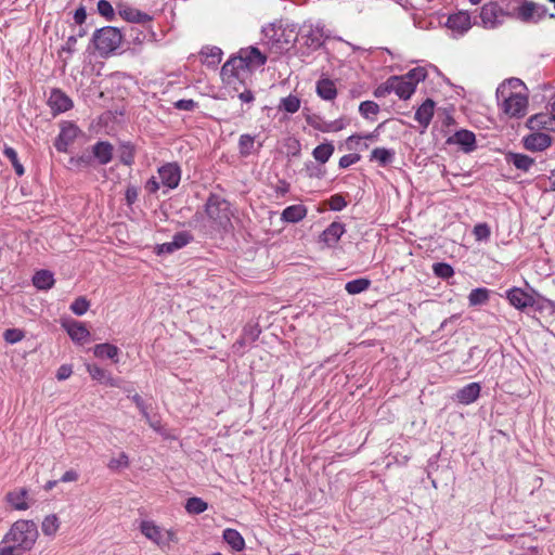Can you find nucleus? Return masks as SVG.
Masks as SVG:
<instances>
[{
  "label": "nucleus",
  "instance_id": "39448f33",
  "mask_svg": "<svg viewBox=\"0 0 555 555\" xmlns=\"http://www.w3.org/2000/svg\"><path fill=\"white\" fill-rule=\"evenodd\" d=\"M122 40L120 31L111 26L98 29L92 36L94 48L101 56H107L119 48Z\"/></svg>",
  "mask_w": 555,
  "mask_h": 555
},
{
  "label": "nucleus",
  "instance_id": "4c0bfd02",
  "mask_svg": "<svg viewBox=\"0 0 555 555\" xmlns=\"http://www.w3.org/2000/svg\"><path fill=\"white\" fill-rule=\"evenodd\" d=\"M395 152L385 147H376L372 151L371 159L376 160L382 166H386L393 160Z\"/></svg>",
  "mask_w": 555,
  "mask_h": 555
},
{
  "label": "nucleus",
  "instance_id": "3c124183",
  "mask_svg": "<svg viewBox=\"0 0 555 555\" xmlns=\"http://www.w3.org/2000/svg\"><path fill=\"white\" fill-rule=\"evenodd\" d=\"M305 171L309 178H322L325 175V170L321 165H317L312 162L305 164Z\"/></svg>",
  "mask_w": 555,
  "mask_h": 555
},
{
  "label": "nucleus",
  "instance_id": "8fccbe9b",
  "mask_svg": "<svg viewBox=\"0 0 555 555\" xmlns=\"http://www.w3.org/2000/svg\"><path fill=\"white\" fill-rule=\"evenodd\" d=\"M25 337V333L18 328H8L3 333V338L8 344H16Z\"/></svg>",
  "mask_w": 555,
  "mask_h": 555
},
{
  "label": "nucleus",
  "instance_id": "a878e982",
  "mask_svg": "<svg viewBox=\"0 0 555 555\" xmlns=\"http://www.w3.org/2000/svg\"><path fill=\"white\" fill-rule=\"evenodd\" d=\"M435 102L431 99H427L415 112V120L426 129L434 116Z\"/></svg>",
  "mask_w": 555,
  "mask_h": 555
},
{
  "label": "nucleus",
  "instance_id": "4468645a",
  "mask_svg": "<svg viewBox=\"0 0 555 555\" xmlns=\"http://www.w3.org/2000/svg\"><path fill=\"white\" fill-rule=\"evenodd\" d=\"M158 176L163 185L176 189L181 179V171L177 164L168 163L158 169Z\"/></svg>",
  "mask_w": 555,
  "mask_h": 555
},
{
  "label": "nucleus",
  "instance_id": "774afa93",
  "mask_svg": "<svg viewBox=\"0 0 555 555\" xmlns=\"http://www.w3.org/2000/svg\"><path fill=\"white\" fill-rule=\"evenodd\" d=\"M16 551L17 550L12 548V546L0 544V555H18Z\"/></svg>",
  "mask_w": 555,
  "mask_h": 555
},
{
  "label": "nucleus",
  "instance_id": "e433bc0d",
  "mask_svg": "<svg viewBox=\"0 0 555 555\" xmlns=\"http://www.w3.org/2000/svg\"><path fill=\"white\" fill-rule=\"evenodd\" d=\"M490 291L485 287L473 289L468 295V302L470 306H481L488 302Z\"/></svg>",
  "mask_w": 555,
  "mask_h": 555
},
{
  "label": "nucleus",
  "instance_id": "58836bf2",
  "mask_svg": "<svg viewBox=\"0 0 555 555\" xmlns=\"http://www.w3.org/2000/svg\"><path fill=\"white\" fill-rule=\"evenodd\" d=\"M370 285L371 281L367 279H356L349 281L346 284L345 289L347 291L348 294L356 295L366 291L370 287Z\"/></svg>",
  "mask_w": 555,
  "mask_h": 555
},
{
  "label": "nucleus",
  "instance_id": "f3484780",
  "mask_svg": "<svg viewBox=\"0 0 555 555\" xmlns=\"http://www.w3.org/2000/svg\"><path fill=\"white\" fill-rule=\"evenodd\" d=\"M62 326L76 343L83 344L89 339L90 332L85 324L79 321L64 320L62 321Z\"/></svg>",
  "mask_w": 555,
  "mask_h": 555
},
{
  "label": "nucleus",
  "instance_id": "79ce46f5",
  "mask_svg": "<svg viewBox=\"0 0 555 555\" xmlns=\"http://www.w3.org/2000/svg\"><path fill=\"white\" fill-rule=\"evenodd\" d=\"M255 146V137L250 134H242L238 140V150L240 154L243 156H248L254 151Z\"/></svg>",
  "mask_w": 555,
  "mask_h": 555
},
{
  "label": "nucleus",
  "instance_id": "69168bd1",
  "mask_svg": "<svg viewBox=\"0 0 555 555\" xmlns=\"http://www.w3.org/2000/svg\"><path fill=\"white\" fill-rule=\"evenodd\" d=\"M76 43H77V36H70L67 38V40L63 47V50L68 53H72L75 51Z\"/></svg>",
  "mask_w": 555,
  "mask_h": 555
},
{
  "label": "nucleus",
  "instance_id": "37998d69",
  "mask_svg": "<svg viewBox=\"0 0 555 555\" xmlns=\"http://www.w3.org/2000/svg\"><path fill=\"white\" fill-rule=\"evenodd\" d=\"M208 505L205 501H203L201 498H191L186 501L185 509L190 514H201L207 509Z\"/></svg>",
  "mask_w": 555,
  "mask_h": 555
},
{
  "label": "nucleus",
  "instance_id": "aec40b11",
  "mask_svg": "<svg viewBox=\"0 0 555 555\" xmlns=\"http://www.w3.org/2000/svg\"><path fill=\"white\" fill-rule=\"evenodd\" d=\"M78 133L79 129L75 125H64L55 142L56 150L59 152H66L67 146L77 138Z\"/></svg>",
  "mask_w": 555,
  "mask_h": 555
},
{
  "label": "nucleus",
  "instance_id": "72a5a7b5",
  "mask_svg": "<svg viewBox=\"0 0 555 555\" xmlns=\"http://www.w3.org/2000/svg\"><path fill=\"white\" fill-rule=\"evenodd\" d=\"M119 13L124 20L131 23L145 24L152 21V17L149 14L133 8H126L121 10Z\"/></svg>",
  "mask_w": 555,
  "mask_h": 555
},
{
  "label": "nucleus",
  "instance_id": "473e14b6",
  "mask_svg": "<svg viewBox=\"0 0 555 555\" xmlns=\"http://www.w3.org/2000/svg\"><path fill=\"white\" fill-rule=\"evenodd\" d=\"M93 353L96 358H107L114 360L115 362H118L117 356L119 353V349L115 345H111L107 343L98 344L93 348Z\"/></svg>",
  "mask_w": 555,
  "mask_h": 555
},
{
  "label": "nucleus",
  "instance_id": "2eb2a0df",
  "mask_svg": "<svg viewBox=\"0 0 555 555\" xmlns=\"http://www.w3.org/2000/svg\"><path fill=\"white\" fill-rule=\"evenodd\" d=\"M508 302L518 310H525L534 305V298L519 287H513L506 292Z\"/></svg>",
  "mask_w": 555,
  "mask_h": 555
},
{
  "label": "nucleus",
  "instance_id": "603ef678",
  "mask_svg": "<svg viewBox=\"0 0 555 555\" xmlns=\"http://www.w3.org/2000/svg\"><path fill=\"white\" fill-rule=\"evenodd\" d=\"M473 233L477 241H488L491 231L487 223H478L474 227Z\"/></svg>",
  "mask_w": 555,
  "mask_h": 555
},
{
  "label": "nucleus",
  "instance_id": "a211bd4d",
  "mask_svg": "<svg viewBox=\"0 0 555 555\" xmlns=\"http://www.w3.org/2000/svg\"><path fill=\"white\" fill-rule=\"evenodd\" d=\"M447 27L457 35H464L472 27L470 16L467 12L460 11L451 14L447 21Z\"/></svg>",
  "mask_w": 555,
  "mask_h": 555
},
{
  "label": "nucleus",
  "instance_id": "6e6d98bb",
  "mask_svg": "<svg viewBox=\"0 0 555 555\" xmlns=\"http://www.w3.org/2000/svg\"><path fill=\"white\" fill-rule=\"evenodd\" d=\"M346 206H347L346 199L339 194H335L330 198V207L334 211H340Z\"/></svg>",
  "mask_w": 555,
  "mask_h": 555
},
{
  "label": "nucleus",
  "instance_id": "f8f14e48",
  "mask_svg": "<svg viewBox=\"0 0 555 555\" xmlns=\"http://www.w3.org/2000/svg\"><path fill=\"white\" fill-rule=\"evenodd\" d=\"M524 147L530 152H542L552 144V138L541 131H531L522 138Z\"/></svg>",
  "mask_w": 555,
  "mask_h": 555
},
{
  "label": "nucleus",
  "instance_id": "c756f323",
  "mask_svg": "<svg viewBox=\"0 0 555 555\" xmlns=\"http://www.w3.org/2000/svg\"><path fill=\"white\" fill-rule=\"evenodd\" d=\"M307 215V208L304 205L296 204L286 207L282 212V220L286 222H298Z\"/></svg>",
  "mask_w": 555,
  "mask_h": 555
},
{
  "label": "nucleus",
  "instance_id": "680f3d73",
  "mask_svg": "<svg viewBox=\"0 0 555 555\" xmlns=\"http://www.w3.org/2000/svg\"><path fill=\"white\" fill-rule=\"evenodd\" d=\"M79 475L76 470L74 469H69L67 472H65L63 474V476L61 477L60 481L62 482H73V481H76L78 479Z\"/></svg>",
  "mask_w": 555,
  "mask_h": 555
},
{
  "label": "nucleus",
  "instance_id": "dca6fc26",
  "mask_svg": "<svg viewBox=\"0 0 555 555\" xmlns=\"http://www.w3.org/2000/svg\"><path fill=\"white\" fill-rule=\"evenodd\" d=\"M527 127L531 131H555V117L550 111L548 113L535 114L527 120Z\"/></svg>",
  "mask_w": 555,
  "mask_h": 555
},
{
  "label": "nucleus",
  "instance_id": "a18cd8bd",
  "mask_svg": "<svg viewBox=\"0 0 555 555\" xmlns=\"http://www.w3.org/2000/svg\"><path fill=\"white\" fill-rule=\"evenodd\" d=\"M129 466V457L125 452L119 453L116 457L109 460L107 467L112 470L127 468Z\"/></svg>",
  "mask_w": 555,
  "mask_h": 555
},
{
  "label": "nucleus",
  "instance_id": "052dcab7",
  "mask_svg": "<svg viewBox=\"0 0 555 555\" xmlns=\"http://www.w3.org/2000/svg\"><path fill=\"white\" fill-rule=\"evenodd\" d=\"M392 90L388 87V79L380 86H378L375 91H374V95L376 98H384L386 95H388L389 93H391Z\"/></svg>",
  "mask_w": 555,
  "mask_h": 555
},
{
  "label": "nucleus",
  "instance_id": "09e8293b",
  "mask_svg": "<svg viewBox=\"0 0 555 555\" xmlns=\"http://www.w3.org/2000/svg\"><path fill=\"white\" fill-rule=\"evenodd\" d=\"M359 111L363 117L370 118L379 112V106L373 101H364L360 104Z\"/></svg>",
  "mask_w": 555,
  "mask_h": 555
},
{
  "label": "nucleus",
  "instance_id": "0e129e2a",
  "mask_svg": "<svg viewBox=\"0 0 555 555\" xmlns=\"http://www.w3.org/2000/svg\"><path fill=\"white\" fill-rule=\"evenodd\" d=\"M93 159H94L93 155L90 156V155L83 154L80 157H78L75 162L78 167H88L92 164Z\"/></svg>",
  "mask_w": 555,
  "mask_h": 555
},
{
  "label": "nucleus",
  "instance_id": "5701e85b",
  "mask_svg": "<svg viewBox=\"0 0 555 555\" xmlns=\"http://www.w3.org/2000/svg\"><path fill=\"white\" fill-rule=\"evenodd\" d=\"M192 241V235L188 232H179L173 235L172 241L164 243L159 245L158 253L159 254H170L175 250H178L185 245H188Z\"/></svg>",
  "mask_w": 555,
  "mask_h": 555
},
{
  "label": "nucleus",
  "instance_id": "e2e57ef3",
  "mask_svg": "<svg viewBox=\"0 0 555 555\" xmlns=\"http://www.w3.org/2000/svg\"><path fill=\"white\" fill-rule=\"evenodd\" d=\"M132 400L133 402L135 403V405L138 406V409L141 411V413L143 414V416L149 420V414H147V411H146V408L144 405V401L143 399L141 398V396L139 395H134L132 397Z\"/></svg>",
  "mask_w": 555,
  "mask_h": 555
},
{
  "label": "nucleus",
  "instance_id": "2f4dec72",
  "mask_svg": "<svg viewBox=\"0 0 555 555\" xmlns=\"http://www.w3.org/2000/svg\"><path fill=\"white\" fill-rule=\"evenodd\" d=\"M33 284L38 289H50L54 285V276L48 270H40L33 276Z\"/></svg>",
  "mask_w": 555,
  "mask_h": 555
},
{
  "label": "nucleus",
  "instance_id": "c9c22d12",
  "mask_svg": "<svg viewBox=\"0 0 555 555\" xmlns=\"http://www.w3.org/2000/svg\"><path fill=\"white\" fill-rule=\"evenodd\" d=\"M60 519L56 515H48L43 518L41 524V530L47 537H54L60 529Z\"/></svg>",
  "mask_w": 555,
  "mask_h": 555
},
{
  "label": "nucleus",
  "instance_id": "7c9ffc66",
  "mask_svg": "<svg viewBox=\"0 0 555 555\" xmlns=\"http://www.w3.org/2000/svg\"><path fill=\"white\" fill-rule=\"evenodd\" d=\"M222 538L234 551L241 552L245 548V540L242 534L231 528L223 530Z\"/></svg>",
  "mask_w": 555,
  "mask_h": 555
},
{
  "label": "nucleus",
  "instance_id": "7ed1b4c3",
  "mask_svg": "<svg viewBox=\"0 0 555 555\" xmlns=\"http://www.w3.org/2000/svg\"><path fill=\"white\" fill-rule=\"evenodd\" d=\"M262 31L266 43L276 54L289 50L293 43L298 39L296 26L293 24H271L264 27Z\"/></svg>",
  "mask_w": 555,
  "mask_h": 555
},
{
  "label": "nucleus",
  "instance_id": "6e6552de",
  "mask_svg": "<svg viewBox=\"0 0 555 555\" xmlns=\"http://www.w3.org/2000/svg\"><path fill=\"white\" fill-rule=\"evenodd\" d=\"M297 34L302 43L311 50L319 49L327 37L323 25L320 23H304Z\"/></svg>",
  "mask_w": 555,
  "mask_h": 555
},
{
  "label": "nucleus",
  "instance_id": "9d476101",
  "mask_svg": "<svg viewBox=\"0 0 555 555\" xmlns=\"http://www.w3.org/2000/svg\"><path fill=\"white\" fill-rule=\"evenodd\" d=\"M515 14L524 23H538L545 16L546 9L535 2L526 1L516 10Z\"/></svg>",
  "mask_w": 555,
  "mask_h": 555
},
{
  "label": "nucleus",
  "instance_id": "c03bdc74",
  "mask_svg": "<svg viewBox=\"0 0 555 555\" xmlns=\"http://www.w3.org/2000/svg\"><path fill=\"white\" fill-rule=\"evenodd\" d=\"M427 77V70L424 67H415L404 74V79H409L410 82H413V86L416 88L417 83L425 80Z\"/></svg>",
  "mask_w": 555,
  "mask_h": 555
},
{
  "label": "nucleus",
  "instance_id": "423d86ee",
  "mask_svg": "<svg viewBox=\"0 0 555 555\" xmlns=\"http://www.w3.org/2000/svg\"><path fill=\"white\" fill-rule=\"evenodd\" d=\"M267 62V56L260 52V50L256 47H248L245 49H241L237 57L231 59L223 65V70H228L230 66L233 69L246 68L248 70H253L261 67Z\"/></svg>",
  "mask_w": 555,
  "mask_h": 555
},
{
  "label": "nucleus",
  "instance_id": "4be33fe9",
  "mask_svg": "<svg viewBox=\"0 0 555 555\" xmlns=\"http://www.w3.org/2000/svg\"><path fill=\"white\" fill-rule=\"evenodd\" d=\"M114 146L107 141H99L92 146L94 160L100 165H106L113 159Z\"/></svg>",
  "mask_w": 555,
  "mask_h": 555
},
{
  "label": "nucleus",
  "instance_id": "a19ab883",
  "mask_svg": "<svg viewBox=\"0 0 555 555\" xmlns=\"http://www.w3.org/2000/svg\"><path fill=\"white\" fill-rule=\"evenodd\" d=\"M3 154L11 162V164L15 170V173L18 177H22L25 173V169L17 158L16 151L11 146H5L3 150Z\"/></svg>",
  "mask_w": 555,
  "mask_h": 555
},
{
  "label": "nucleus",
  "instance_id": "ea45409f",
  "mask_svg": "<svg viewBox=\"0 0 555 555\" xmlns=\"http://www.w3.org/2000/svg\"><path fill=\"white\" fill-rule=\"evenodd\" d=\"M279 108L283 109L289 114H294V113L298 112L300 108V100L298 96L291 94L281 100Z\"/></svg>",
  "mask_w": 555,
  "mask_h": 555
},
{
  "label": "nucleus",
  "instance_id": "20e7f679",
  "mask_svg": "<svg viewBox=\"0 0 555 555\" xmlns=\"http://www.w3.org/2000/svg\"><path fill=\"white\" fill-rule=\"evenodd\" d=\"M140 532L158 548L170 550L171 545L178 542L175 530L166 529L154 520L144 519L139 525Z\"/></svg>",
  "mask_w": 555,
  "mask_h": 555
},
{
  "label": "nucleus",
  "instance_id": "4d7b16f0",
  "mask_svg": "<svg viewBox=\"0 0 555 555\" xmlns=\"http://www.w3.org/2000/svg\"><path fill=\"white\" fill-rule=\"evenodd\" d=\"M360 160L359 154H347L340 157L339 159V167L340 168H348L349 166L358 163Z\"/></svg>",
  "mask_w": 555,
  "mask_h": 555
},
{
  "label": "nucleus",
  "instance_id": "1a4fd4ad",
  "mask_svg": "<svg viewBox=\"0 0 555 555\" xmlns=\"http://www.w3.org/2000/svg\"><path fill=\"white\" fill-rule=\"evenodd\" d=\"M479 16L485 28L493 29L503 23L506 13L496 2H489L481 8Z\"/></svg>",
  "mask_w": 555,
  "mask_h": 555
},
{
  "label": "nucleus",
  "instance_id": "f257e3e1",
  "mask_svg": "<svg viewBox=\"0 0 555 555\" xmlns=\"http://www.w3.org/2000/svg\"><path fill=\"white\" fill-rule=\"evenodd\" d=\"M525 85L518 78H511L496 89V99L503 113L511 118L525 116L528 107V98Z\"/></svg>",
  "mask_w": 555,
  "mask_h": 555
},
{
  "label": "nucleus",
  "instance_id": "bf43d9fd",
  "mask_svg": "<svg viewBox=\"0 0 555 555\" xmlns=\"http://www.w3.org/2000/svg\"><path fill=\"white\" fill-rule=\"evenodd\" d=\"M73 373L70 365H61L56 372V378L59 380H65L67 379Z\"/></svg>",
  "mask_w": 555,
  "mask_h": 555
},
{
  "label": "nucleus",
  "instance_id": "13d9d810",
  "mask_svg": "<svg viewBox=\"0 0 555 555\" xmlns=\"http://www.w3.org/2000/svg\"><path fill=\"white\" fill-rule=\"evenodd\" d=\"M175 107L177 109H180V111H193L195 107H197V103L194 102L193 100L189 99V100H179L177 102H175Z\"/></svg>",
  "mask_w": 555,
  "mask_h": 555
},
{
  "label": "nucleus",
  "instance_id": "b1692460",
  "mask_svg": "<svg viewBox=\"0 0 555 555\" xmlns=\"http://www.w3.org/2000/svg\"><path fill=\"white\" fill-rule=\"evenodd\" d=\"M448 142L460 145L465 152H470L476 147V137L468 130L456 131Z\"/></svg>",
  "mask_w": 555,
  "mask_h": 555
},
{
  "label": "nucleus",
  "instance_id": "f03ea898",
  "mask_svg": "<svg viewBox=\"0 0 555 555\" xmlns=\"http://www.w3.org/2000/svg\"><path fill=\"white\" fill-rule=\"evenodd\" d=\"M39 537L35 521L28 519L16 520L4 534L1 545H9L20 551H30Z\"/></svg>",
  "mask_w": 555,
  "mask_h": 555
},
{
  "label": "nucleus",
  "instance_id": "cd10ccee",
  "mask_svg": "<svg viewBox=\"0 0 555 555\" xmlns=\"http://www.w3.org/2000/svg\"><path fill=\"white\" fill-rule=\"evenodd\" d=\"M345 233V227L343 223L333 222L322 233V240L327 245L336 244L341 235Z\"/></svg>",
  "mask_w": 555,
  "mask_h": 555
},
{
  "label": "nucleus",
  "instance_id": "0eeeda50",
  "mask_svg": "<svg viewBox=\"0 0 555 555\" xmlns=\"http://www.w3.org/2000/svg\"><path fill=\"white\" fill-rule=\"evenodd\" d=\"M206 214L219 227L225 228L230 223V205L217 195L209 196L206 203Z\"/></svg>",
  "mask_w": 555,
  "mask_h": 555
},
{
  "label": "nucleus",
  "instance_id": "bb28decb",
  "mask_svg": "<svg viewBox=\"0 0 555 555\" xmlns=\"http://www.w3.org/2000/svg\"><path fill=\"white\" fill-rule=\"evenodd\" d=\"M317 94L325 101H333L337 96L335 82L330 78H321L317 81Z\"/></svg>",
  "mask_w": 555,
  "mask_h": 555
},
{
  "label": "nucleus",
  "instance_id": "49530a36",
  "mask_svg": "<svg viewBox=\"0 0 555 555\" xmlns=\"http://www.w3.org/2000/svg\"><path fill=\"white\" fill-rule=\"evenodd\" d=\"M434 273L442 279H449L454 274L453 268L446 262H437L433 266Z\"/></svg>",
  "mask_w": 555,
  "mask_h": 555
},
{
  "label": "nucleus",
  "instance_id": "de8ad7c7",
  "mask_svg": "<svg viewBox=\"0 0 555 555\" xmlns=\"http://www.w3.org/2000/svg\"><path fill=\"white\" fill-rule=\"evenodd\" d=\"M89 301L85 297L76 298L70 305V310L76 315H83L89 309Z\"/></svg>",
  "mask_w": 555,
  "mask_h": 555
},
{
  "label": "nucleus",
  "instance_id": "338daca9",
  "mask_svg": "<svg viewBox=\"0 0 555 555\" xmlns=\"http://www.w3.org/2000/svg\"><path fill=\"white\" fill-rule=\"evenodd\" d=\"M87 18V13H86V10L83 8H79L76 10L75 14H74V20L77 24L81 25L83 24V22L86 21Z\"/></svg>",
  "mask_w": 555,
  "mask_h": 555
},
{
  "label": "nucleus",
  "instance_id": "9b49d317",
  "mask_svg": "<svg viewBox=\"0 0 555 555\" xmlns=\"http://www.w3.org/2000/svg\"><path fill=\"white\" fill-rule=\"evenodd\" d=\"M5 501L15 511H27L35 503L26 488H16L9 491Z\"/></svg>",
  "mask_w": 555,
  "mask_h": 555
},
{
  "label": "nucleus",
  "instance_id": "f704fd0d",
  "mask_svg": "<svg viewBox=\"0 0 555 555\" xmlns=\"http://www.w3.org/2000/svg\"><path fill=\"white\" fill-rule=\"evenodd\" d=\"M334 145L330 142H326L314 147V150L312 151V155L317 162L323 165L328 162V159L334 153Z\"/></svg>",
  "mask_w": 555,
  "mask_h": 555
},
{
  "label": "nucleus",
  "instance_id": "ddd939ff",
  "mask_svg": "<svg viewBox=\"0 0 555 555\" xmlns=\"http://www.w3.org/2000/svg\"><path fill=\"white\" fill-rule=\"evenodd\" d=\"M388 87L402 100L410 99L416 89L413 82H410L409 79H404V75L389 77Z\"/></svg>",
  "mask_w": 555,
  "mask_h": 555
},
{
  "label": "nucleus",
  "instance_id": "864d4df0",
  "mask_svg": "<svg viewBox=\"0 0 555 555\" xmlns=\"http://www.w3.org/2000/svg\"><path fill=\"white\" fill-rule=\"evenodd\" d=\"M87 371L90 376L99 382H102L106 377V371L96 364H87Z\"/></svg>",
  "mask_w": 555,
  "mask_h": 555
},
{
  "label": "nucleus",
  "instance_id": "5fc2aeb1",
  "mask_svg": "<svg viewBox=\"0 0 555 555\" xmlns=\"http://www.w3.org/2000/svg\"><path fill=\"white\" fill-rule=\"evenodd\" d=\"M98 11L102 16L108 20L114 16V9L107 0H100L98 2Z\"/></svg>",
  "mask_w": 555,
  "mask_h": 555
},
{
  "label": "nucleus",
  "instance_id": "6ab92c4d",
  "mask_svg": "<svg viewBox=\"0 0 555 555\" xmlns=\"http://www.w3.org/2000/svg\"><path fill=\"white\" fill-rule=\"evenodd\" d=\"M48 104L54 114L64 113L73 107V101L60 89H53L48 99Z\"/></svg>",
  "mask_w": 555,
  "mask_h": 555
},
{
  "label": "nucleus",
  "instance_id": "c85d7f7f",
  "mask_svg": "<svg viewBox=\"0 0 555 555\" xmlns=\"http://www.w3.org/2000/svg\"><path fill=\"white\" fill-rule=\"evenodd\" d=\"M506 162L522 171H529L534 164L533 158L520 153H508L506 155Z\"/></svg>",
  "mask_w": 555,
  "mask_h": 555
},
{
  "label": "nucleus",
  "instance_id": "412c9836",
  "mask_svg": "<svg viewBox=\"0 0 555 555\" xmlns=\"http://www.w3.org/2000/svg\"><path fill=\"white\" fill-rule=\"evenodd\" d=\"M306 121L309 126L321 132H336L343 129V124L339 120L325 121L319 115H308Z\"/></svg>",
  "mask_w": 555,
  "mask_h": 555
},
{
  "label": "nucleus",
  "instance_id": "393cba45",
  "mask_svg": "<svg viewBox=\"0 0 555 555\" xmlns=\"http://www.w3.org/2000/svg\"><path fill=\"white\" fill-rule=\"evenodd\" d=\"M481 387L478 383H470L461 388L456 395V400L462 404H470L475 402L480 395Z\"/></svg>",
  "mask_w": 555,
  "mask_h": 555
}]
</instances>
